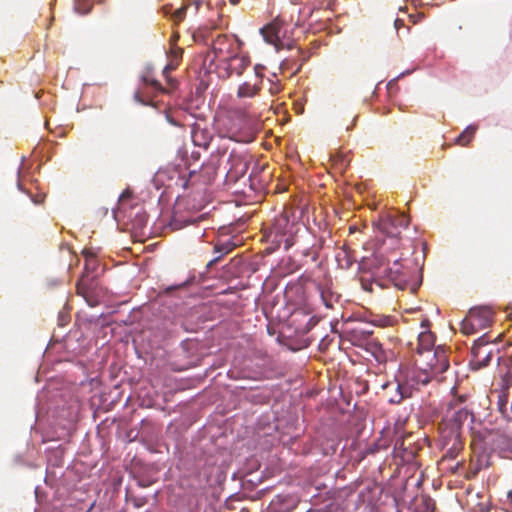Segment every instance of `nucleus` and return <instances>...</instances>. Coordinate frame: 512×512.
I'll list each match as a JSON object with an SVG mask.
<instances>
[{"label": "nucleus", "mask_w": 512, "mask_h": 512, "mask_svg": "<svg viewBox=\"0 0 512 512\" xmlns=\"http://www.w3.org/2000/svg\"><path fill=\"white\" fill-rule=\"evenodd\" d=\"M236 247V244L233 243L232 241L228 240L226 242H218L214 245V252L215 253H219L220 256L214 258L213 260H211L208 264V266H212L214 265L215 263H217L221 257L223 255H226L230 252H232Z\"/></svg>", "instance_id": "nucleus-22"}, {"label": "nucleus", "mask_w": 512, "mask_h": 512, "mask_svg": "<svg viewBox=\"0 0 512 512\" xmlns=\"http://www.w3.org/2000/svg\"><path fill=\"white\" fill-rule=\"evenodd\" d=\"M430 322L428 319H424L421 322V327L423 331L418 334L417 341L415 347H413V343H409L412 350H415L417 355L420 356L421 353H426L427 351H433L435 337L431 331H429Z\"/></svg>", "instance_id": "nucleus-13"}, {"label": "nucleus", "mask_w": 512, "mask_h": 512, "mask_svg": "<svg viewBox=\"0 0 512 512\" xmlns=\"http://www.w3.org/2000/svg\"><path fill=\"white\" fill-rule=\"evenodd\" d=\"M282 90V86L281 84L279 83L278 80L276 81H271V85L269 87V92L272 94V95H277L278 93H280Z\"/></svg>", "instance_id": "nucleus-29"}, {"label": "nucleus", "mask_w": 512, "mask_h": 512, "mask_svg": "<svg viewBox=\"0 0 512 512\" xmlns=\"http://www.w3.org/2000/svg\"><path fill=\"white\" fill-rule=\"evenodd\" d=\"M83 255L85 256V261L87 260V258L95 257L94 253L88 250H84Z\"/></svg>", "instance_id": "nucleus-36"}, {"label": "nucleus", "mask_w": 512, "mask_h": 512, "mask_svg": "<svg viewBox=\"0 0 512 512\" xmlns=\"http://www.w3.org/2000/svg\"><path fill=\"white\" fill-rule=\"evenodd\" d=\"M411 270L399 262L398 258L376 253L371 262V281L366 278L361 279V286L366 291H373V285L381 288L386 284L381 282L387 280L399 289H406L409 284Z\"/></svg>", "instance_id": "nucleus-2"}, {"label": "nucleus", "mask_w": 512, "mask_h": 512, "mask_svg": "<svg viewBox=\"0 0 512 512\" xmlns=\"http://www.w3.org/2000/svg\"><path fill=\"white\" fill-rule=\"evenodd\" d=\"M421 508L423 512H435L436 504L435 501L429 496L421 497Z\"/></svg>", "instance_id": "nucleus-27"}, {"label": "nucleus", "mask_w": 512, "mask_h": 512, "mask_svg": "<svg viewBox=\"0 0 512 512\" xmlns=\"http://www.w3.org/2000/svg\"><path fill=\"white\" fill-rule=\"evenodd\" d=\"M250 64V57L238 50L222 63H216L215 67L219 77L228 79L234 75L241 76Z\"/></svg>", "instance_id": "nucleus-9"}, {"label": "nucleus", "mask_w": 512, "mask_h": 512, "mask_svg": "<svg viewBox=\"0 0 512 512\" xmlns=\"http://www.w3.org/2000/svg\"><path fill=\"white\" fill-rule=\"evenodd\" d=\"M241 0H229V2L232 4V5H237L240 3Z\"/></svg>", "instance_id": "nucleus-42"}, {"label": "nucleus", "mask_w": 512, "mask_h": 512, "mask_svg": "<svg viewBox=\"0 0 512 512\" xmlns=\"http://www.w3.org/2000/svg\"><path fill=\"white\" fill-rule=\"evenodd\" d=\"M194 174H195V172H194V171L190 172V177H193V176H194Z\"/></svg>", "instance_id": "nucleus-44"}, {"label": "nucleus", "mask_w": 512, "mask_h": 512, "mask_svg": "<svg viewBox=\"0 0 512 512\" xmlns=\"http://www.w3.org/2000/svg\"><path fill=\"white\" fill-rule=\"evenodd\" d=\"M177 65V62H171L163 69V75L167 83L165 87L151 76L144 75L142 77L143 86L135 92L134 98L144 105H150L153 104L152 99L149 97L150 93L156 95L157 93H170L171 91L175 90L178 82L176 79L170 76V72L175 70Z\"/></svg>", "instance_id": "nucleus-6"}, {"label": "nucleus", "mask_w": 512, "mask_h": 512, "mask_svg": "<svg viewBox=\"0 0 512 512\" xmlns=\"http://www.w3.org/2000/svg\"><path fill=\"white\" fill-rule=\"evenodd\" d=\"M163 10H164V13H165V14L170 13L171 6H170V5H166V6H164V7H163Z\"/></svg>", "instance_id": "nucleus-41"}, {"label": "nucleus", "mask_w": 512, "mask_h": 512, "mask_svg": "<svg viewBox=\"0 0 512 512\" xmlns=\"http://www.w3.org/2000/svg\"><path fill=\"white\" fill-rule=\"evenodd\" d=\"M488 343L486 335L479 337L472 346L471 352L473 355V362L478 368L487 366L491 361V352L486 353L483 347Z\"/></svg>", "instance_id": "nucleus-15"}, {"label": "nucleus", "mask_w": 512, "mask_h": 512, "mask_svg": "<svg viewBox=\"0 0 512 512\" xmlns=\"http://www.w3.org/2000/svg\"><path fill=\"white\" fill-rule=\"evenodd\" d=\"M400 26H403V21L400 19L395 20V27L396 29H399Z\"/></svg>", "instance_id": "nucleus-40"}, {"label": "nucleus", "mask_w": 512, "mask_h": 512, "mask_svg": "<svg viewBox=\"0 0 512 512\" xmlns=\"http://www.w3.org/2000/svg\"><path fill=\"white\" fill-rule=\"evenodd\" d=\"M209 169H211V175H212V177H214L216 174L215 169L213 167H210Z\"/></svg>", "instance_id": "nucleus-43"}, {"label": "nucleus", "mask_w": 512, "mask_h": 512, "mask_svg": "<svg viewBox=\"0 0 512 512\" xmlns=\"http://www.w3.org/2000/svg\"><path fill=\"white\" fill-rule=\"evenodd\" d=\"M418 368L424 373L423 383H429L432 378L442 382L444 372L449 369L448 350L443 346L436 347L433 351L421 353L415 359Z\"/></svg>", "instance_id": "nucleus-3"}, {"label": "nucleus", "mask_w": 512, "mask_h": 512, "mask_svg": "<svg viewBox=\"0 0 512 512\" xmlns=\"http://www.w3.org/2000/svg\"><path fill=\"white\" fill-rule=\"evenodd\" d=\"M320 295L322 302L327 308H333L334 303L338 301V296L329 291L328 289H324L319 287Z\"/></svg>", "instance_id": "nucleus-24"}, {"label": "nucleus", "mask_w": 512, "mask_h": 512, "mask_svg": "<svg viewBox=\"0 0 512 512\" xmlns=\"http://www.w3.org/2000/svg\"><path fill=\"white\" fill-rule=\"evenodd\" d=\"M242 42L234 36L226 34L218 35L211 44V52L214 55L212 61L222 63L226 59L241 50Z\"/></svg>", "instance_id": "nucleus-10"}, {"label": "nucleus", "mask_w": 512, "mask_h": 512, "mask_svg": "<svg viewBox=\"0 0 512 512\" xmlns=\"http://www.w3.org/2000/svg\"><path fill=\"white\" fill-rule=\"evenodd\" d=\"M186 284H187L186 282H183V283L178 284V285L168 286V287H166L163 290V293L166 294V295H169V294H171L172 291L185 287Z\"/></svg>", "instance_id": "nucleus-31"}, {"label": "nucleus", "mask_w": 512, "mask_h": 512, "mask_svg": "<svg viewBox=\"0 0 512 512\" xmlns=\"http://www.w3.org/2000/svg\"><path fill=\"white\" fill-rule=\"evenodd\" d=\"M32 201L35 204H41L44 201V195L37 196L36 198H32Z\"/></svg>", "instance_id": "nucleus-35"}, {"label": "nucleus", "mask_w": 512, "mask_h": 512, "mask_svg": "<svg viewBox=\"0 0 512 512\" xmlns=\"http://www.w3.org/2000/svg\"><path fill=\"white\" fill-rule=\"evenodd\" d=\"M130 196H131V193H130L129 191H124V192L121 194V196H120L119 200H123V199H125V198H129Z\"/></svg>", "instance_id": "nucleus-39"}, {"label": "nucleus", "mask_w": 512, "mask_h": 512, "mask_svg": "<svg viewBox=\"0 0 512 512\" xmlns=\"http://www.w3.org/2000/svg\"><path fill=\"white\" fill-rule=\"evenodd\" d=\"M331 160L335 168L339 171H344L349 165V160L346 158V156L340 153H336L335 155L331 156Z\"/></svg>", "instance_id": "nucleus-25"}, {"label": "nucleus", "mask_w": 512, "mask_h": 512, "mask_svg": "<svg viewBox=\"0 0 512 512\" xmlns=\"http://www.w3.org/2000/svg\"><path fill=\"white\" fill-rule=\"evenodd\" d=\"M390 321L391 320L388 317H379V318H375L372 322L376 325L386 326V325H389Z\"/></svg>", "instance_id": "nucleus-32"}, {"label": "nucleus", "mask_w": 512, "mask_h": 512, "mask_svg": "<svg viewBox=\"0 0 512 512\" xmlns=\"http://www.w3.org/2000/svg\"><path fill=\"white\" fill-rule=\"evenodd\" d=\"M200 6V0H187L171 14V19L175 24H179L185 19L186 13L189 9H191L192 12L196 14Z\"/></svg>", "instance_id": "nucleus-16"}, {"label": "nucleus", "mask_w": 512, "mask_h": 512, "mask_svg": "<svg viewBox=\"0 0 512 512\" xmlns=\"http://www.w3.org/2000/svg\"><path fill=\"white\" fill-rule=\"evenodd\" d=\"M227 164L229 166L227 174L234 180L243 177L249 167L247 156L235 151L230 153Z\"/></svg>", "instance_id": "nucleus-12"}, {"label": "nucleus", "mask_w": 512, "mask_h": 512, "mask_svg": "<svg viewBox=\"0 0 512 512\" xmlns=\"http://www.w3.org/2000/svg\"><path fill=\"white\" fill-rule=\"evenodd\" d=\"M92 3L90 0H74V9L80 14H88L92 9Z\"/></svg>", "instance_id": "nucleus-26"}, {"label": "nucleus", "mask_w": 512, "mask_h": 512, "mask_svg": "<svg viewBox=\"0 0 512 512\" xmlns=\"http://www.w3.org/2000/svg\"><path fill=\"white\" fill-rule=\"evenodd\" d=\"M467 396L461 395L451 400L439 423V445L443 451L442 460L455 459L464 448L463 427L473 413L463 404Z\"/></svg>", "instance_id": "nucleus-1"}, {"label": "nucleus", "mask_w": 512, "mask_h": 512, "mask_svg": "<svg viewBox=\"0 0 512 512\" xmlns=\"http://www.w3.org/2000/svg\"><path fill=\"white\" fill-rule=\"evenodd\" d=\"M60 325H66L69 322V317L63 313L59 314Z\"/></svg>", "instance_id": "nucleus-34"}, {"label": "nucleus", "mask_w": 512, "mask_h": 512, "mask_svg": "<svg viewBox=\"0 0 512 512\" xmlns=\"http://www.w3.org/2000/svg\"><path fill=\"white\" fill-rule=\"evenodd\" d=\"M267 512H291V506L286 497L278 495L270 502Z\"/></svg>", "instance_id": "nucleus-21"}, {"label": "nucleus", "mask_w": 512, "mask_h": 512, "mask_svg": "<svg viewBox=\"0 0 512 512\" xmlns=\"http://www.w3.org/2000/svg\"><path fill=\"white\" fill-rule=\"evenodd\" d=\"M251 105L231 106L223 116L217 120L219 133L222 137L239 141L242 125L252 117Z\"/></svg>", "instance_id": "nucleus-5"}, {"label": "nucleus", "mask_w": 512, "mask_h": 512, "mask_svg": "<svg viewBox=\"0 0 512 512\" xmlns=\"http://www.w3.org/2000/svg\"><path fill=\"white\" fill-rule=\"evenodd\" d=\"M260 90L261 85L259 81H245L238 87L237 96L239 98H251L256 96Z\"/></svg>", "instance_id": "nucleus-19"}, {"label": "nucleus", "mask_w": 512, "mask_h": 512, "mask_svg": "<svg viewBox=\"0 0 512 512\" xmlns=\"http://www.w3.org/2000/svg\"><path fill=\"white\" fill-rule=\"evenodd\" d=\"M423 17V14H418L416 16L410 15V18L413 19V23H417L418 19H422Z\"/></svg>", "instance_id": "nucleus-37"}, {"label": "nucleus", "mask_w": 512, "mask_h": 512, "mask_svg": "<svg viewBox=\"0 0 512 512\" xmlns=\"http://www.w3.org/2000/svg\"><path fill=\"white\" fill-rule=\"evenodd\" d=\"M90 282V279L83 274L76 285V292L78 295L83 296L90 306H95L96 302L92 300L91 290L89 287Z\"/></svg>", "instance_id": "nucleus-20"}, {"label": "nucleus", "mask_w": 512, "mask_h": 512, "mask_svg": "<svg viewBox=\"0 0 512 512\" xmlns=\"http://www.w3.org/2000/svg\"><path fill=\"white\" fill-rule=\"evenodd\" d=\"M293 31L294 27L291 23L283 16H277L260 29V34L267 44L274 46L279 52L284 49H294Z\"/></svg>", "instance_id": "nucleus-4"}, {"label": "nucleus", "mask_w": 512, "mask_h": 512, "mask_svg": "<svg viewBox=\"0 0 512 512\" xmlns=\"http://www.w3.org/2000/svg\"><path fill=\"white\" fill-rule=\"evenodd\" d=\"M511 377L512 376L509 373H507L503 377L502 389H501V391L498 392V395H497V397H498L497 406H498L499 411L502 413H504L507 408V404H508V400H509L508 389H509L510 385L512 384Z\"/></svg>", "instance_id": "nucleus-18"}, {"label": "nucleus", "mask_w": 512, "mask_h": 512, "mask_svg": "<svg viewBox=\"0 0 512 512\" xmlns=\"http://www.w3.org/2000/svg\"><path fill=\"white\" fill-rule=\"evenodd\" d=\"M380 229L389 237H398L408 227L409 219L405 214H389L380 221Z\"/></svg>", "instance_id": "nucleus-11"}, {"label": "nucleus", "mask_w": 512, "mask_h": 512, "mask_svg": "<svg viewBox=\"0 0 512 512\" xmlns=\"http://www.w3.org/2000/svg\"><path fill=\"white\" fill-rule=\"evenodd\" d=\"M98 266L96 257L87 258L85 261L84 271L85 273L94 272Z\"/></svg>", "instance_id": "nucleus-28"}, {"label": "nucleus", "mask_w": 512, "mask_h": 512, "mask_svg": "<svg viewBox=\"0 0 512 512\" xmlns=\"http://www.w3.org/2000/svg\"><path fill=\"white\" fill-rule=\"evenodd\" d=\"M191 138L196 146L207 148L212 140V134L206 128L200 126V124L193 125Z\"/></svg>", "instance_id": "nucleus-17"}, {"label": "nucleus", "mask_w": 512, "mask_h": 512, "mask_svg": "<svg viewBox=\"0 0 512 512\" xmlns=\"http://www.w3.org/2000/svg\"><path fill=\"white\" fill-rule=\"evenodd\" d=\"M263 70H264V67L262 65L257 64L254 67L255 81H259L260 84L262 83Z\"/></svg>", "instance_id": "nucleus-30"}, {"label": "nucleus", "mask_w": 512, "mask_h": 512, "mask_svg": "<svg viewBox=\"0 0 512 512\" xmlns=\"http://www.w3.org/2000/svg\"><path fill=\"white\" fill-rule=\"evenodd\" d=\"M477 126H468L455 140V143L461 146H467L475 136Z\"/></svg>", "instance_id": "nucleus-23"}, {"label": "nucleus", "mask_w": 512, "mask_h": 512, "mask_svg": "<svg viewBox=\"0 0 512 512\" xmlns=\"http://www.w3.org/2000/svg\"><path fill=\"white\" fill-rule=\"evenodd\" d=\"M169 225L172 230H179L183 227V225L177 219H173Z\"/></svg>", "instance_id": "nucleus-33"}, {"label": "nucleus", "mask_w": 512, "mask_h": 512, "mask_svg": "<svg viewBox=\"0 0 512 512\" xmlns=\"http://www.w3.org/2000/svg\"><path fill=\"white\" fill-rule=\"evenodd\" d=\"M291 54L289 57L282 60L280 63V70L282 73L288 72L290 76L296 75L302 68L305 62L304 52L300 47L294 44V49L290 50Z\"/></svg>", "instance_id": "nucleus-14"}, {"label": "nucleus", "mask_w": 512, "mask_h": 512, "mask_svg": "<svg viewBox=\"0 0 512 512\" xmlns=\"http://www.w3.org/2000/svg\"><path fill=\"white\" fill-rule=\"evenodd\" d=\"M423 378L424 373L420 369L397 376L395 396H389L388 401L392 404H399L404 399L412 397L413 393L419 390L420 385L427 384L421 381Z\"/></svg>", "instance_id": "nucleus-7"}, {"label": "nucleus", "mask_w": 512, "mask_h": 512, "mask_svg": "<svg viewBox=\"0 0 512 512\" xmlns=\"http://www.w3.org/2000/svg\"><path fill=\"white\" fill-rule=\"evenodd\" d=\"M423 17V14H418L416 16L410 15V18L413 19V23H417L418 19H422Z\"/></svg>", "instance_id": "nucleus-38"}, {"label": "nucleus", "mask_w": 512, "mask_h": 512, "mask_svg": "<svg viewBox=\"0 0 512 512\" xmlns=\"http://www.w3.org/2000/svg\"><path fill=\"white\" fill-rule=\"evenodd\" d=\"M494 312L490 307H473L469 310L467 316L461 322V331L466 335H471L486 329L493 322Z\"/></svg>", "instance_id": "nucleus-8"}]
</instances>
